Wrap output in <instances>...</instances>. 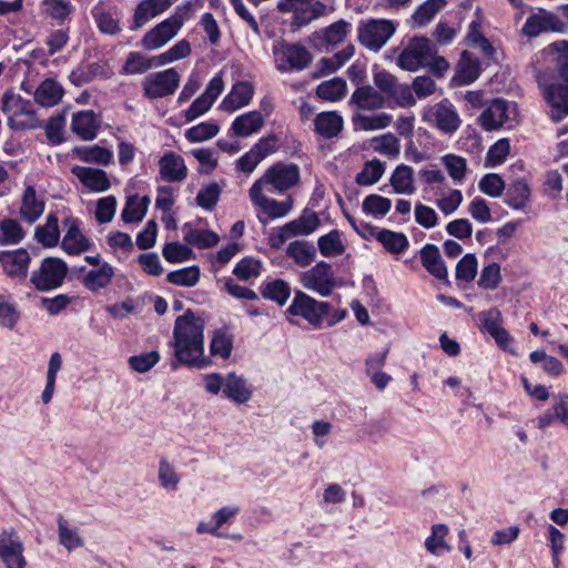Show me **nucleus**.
Wrapping results in <instances>:
<instances>
[{"label":"nucleus","mask_w":568,"mask_h":568,"mask_svg":"<svg viewBox=\"0 0 568 568\" xmlns=\"http://www.w3.org/2000/svg\"><path fill=\"white\" fill-rule=\"evenodd\" d=\"M204 320L191 310L175 320L172 345L180 364L197 369L212 365L211 357L204 354Z\"/></svg>","instance_id":"f257e3e1"},{"label":"nucleus","mask_w":568,"mask_h":568,"mask_svg":"<svg viewBox=\"0 0 568 568\" xmlns=\"http://www.w3.org/2000/svg\"><path fill=\"white\" fill-rule=\"evenodd\" d=\"M556 71L561 82L540 84L542 97L549 106L548 115L555 123L568 116V42L560 43Z\"/></svg>","instance_id":"f03ea898"},{"label":"nucleus","mask_w":568,"mask_h":568,"mask_svg":"<svg viewBox=\"0 0 568 568\" xmlns=\"http://www.w3.org/2000/svg\"><path fill=\"white\" fill-rule=\"evenodd\" d=\"M2 112L8 116V125L16 131L41 128L33 104L20 95L4 93L2 98Z\"/></svg>","instance_id":"7ed1b4c3"},{"label":"nucleus","mask_w":568,"mask_h":568,"mask_svg":"<svg viewBox=\"0 0 568 568\" xmlns=\"http://www.w3.org/2000/svg\"><path fill=\"white\" fill-rule=\"evenodd\" d=\"M67 263L58 257H45L40 266L30 274V283L39 292H49L60 287L68 274Z\"/></svg>","instance_id":"20e7f679"},{"label":"nucleus","mask_w":568,"mask_h":568,"mask_svg":"<svg viewBox=\"0 0 568 568\" xmlns=\"http://www.w3.org/2000/svg\"><path fill=\"white\" fill-rule=\"evenodd\" d=\"M396 24L387 19H369L358 26V42L367 50L378 52L396 32Z\"/></svg>","instance_id":"39448f33"},{"label":"nucleus","mask_w":568,"mask_h":568,"mask_svg":"<svg viewBox=\"0 0 568 568\" xmlns=\"http://www.w3.org/2000/svg\"><path fill=\"white\" fill-rule=\"evenodd\" d=\"M298 182L300 168L297 164L277 162L271 165L251 187L258 186V190L263 191L265 186H272L278 192H285Z\"/></svg>","instance_id":"423d86ee"},{"label":"nucleus","mask_w":568,"mask_h":568,"mask_svg":"<svg viewBox=\"0 0 568 568\" xmlns=\"http://www.w3.org/2000/svg\"><path fill=\"white\" fill-rule=\"evenodd\" d=\"M184 21L185 17L175 12L145 32L141 39V47L148 51L161 49L176 37Z\"/></svg>","instance_id":"0eeeda50"},{"label":"nucleus","mask_w":568,"mask_h":568,"mask_svg":"<svg viewBox=\"0 0 568 568\" xmlns=\"http://www.w3.org/2000/svg\"><path fill=\"white\" fill-rule=\"evenodd\" d=\"M518 111L516 103L503 99L493 100L478 118V123L486 131H494L508 124L509 128L517 122Z\"/></svg>","instance_id":"6e6552de"},{"label":"nucleus","mask_w":568,"mask_h":568,"mask_svg":"<svg viewBox=\"0 0 568 568\" xmlns=\"http://www.w3.org/2000/svg\"><path fill=\"white\" fill-rule=\"evenodd\" d=\"M437 49L427 38H414L398 55L397 63L399 68L407 71H416L419 68L428 65Z\"/></svg>","instance_id":"1a4fd4ad"},{"label":"nucleus","mask_w":568,"mask_h":568,"mask_svg":"<svg viewBox=\"0 0 568 568\" xmlns=\"http://www.w3.org/2000/svg\"><path fill=\"white\" fill-rule=\"evenodd\" d=\"M326 4L314 0H280L277 10L292 12V27L301 29L326 12Z\"/></svg>","instance_id":"9d476101"},{"label":"nucleus","mask_w":568,"mask_h":568,"mask_svg":"<svg viewBox=\"0 0 568 568\" xmlns=\"http://www.w3.org/2000/svg\"><path fill=\"white\" fill-rule=\"evenodd\" d=\"M300 282L304 288L313 291L322 297L329 296L336 287L332 265L325 261H321L312 268L302 272Z\"/></svg>","instance_id":"9b49d317"},{"label":"nucleus","mask_w":568,"mask_h":568,"mask_svg":"<svg viewBox=\"0 0 568 568\" xmlns=\"http://www.w3.org/2000/svg\"><path fill=\"white\" fill-rule=\"evenodd\" d=\"M329 310V303L316 301L306 293L297 291L287 312L293 316L303 317L315 327H320Z\"/></svg>","instance_id":"f8f14e48"},{"label":"nucleus","mask_w":568,"mask_h":568,"mask_svg":"<svg viewBox=\"0 0 568 568\" xmlns=\"http://www.w3.org/2000/svg\"><path fill=\"white\" fill-rule=\"evenodd\" d=\"M273 54L278 71L304 70L312 61L311 53L305 47L281 42L274 45Z\"/></svg>","instance_id":"ddd939ff"},{"label":"nucleus","mask_w":568,"mask_h":568,"mask_svg":"<svg viewBox=\"0 0 568 568\" xmlns=\"http://www.w3.org/2000/svg\"><path fill=\"white\" fill-rule=\"evenodd\" d=\"M423 119L425 122L446 134L456 132L462 124L458 112L448 99H443L438 103L427 108Z\"/></svg>","instance_id":"4468645a"},{"label":"nucleus","mask_w":568,"mask_h":568,"mask_svg":"<svg viewBox=\"0 0 568 568\" xmlns=\"http://www.w3.org/2000/svg\"><path fill=\"white\" fill-rule=\"evenodd\" d=\"M180 84V74L173 68L148 74L142 81L143 93L149 99L171 95Z\"/></svg>","instance_id":"2eb2a0df"},{"label":"nucleus","mask_w":568,"mask_h":568,"mask_svg":"<svg viewBox=\"0 0 568 568\" xmlns=\"http://www.w3.org/2000/svg\"><path fill=\"white\" fill-rule=\"evenodd\" d=\"M31 256L24 248L0 251V264L7 276L18 281H24L28 276Z\"/></svg>","instance_id":"dca6fc26"},{"label":"nucleus","mask_w":568,"mask_h":568,"mask_svg":"<svg viewBox=\"0 0 568 568\" xmlns=\"http://www.w3.org/2000/svg\"><path fill=\"white\" fill-rule=\"evenodd\" d=\"M252 203L261 207L270 219H281L286 216L293 207V200L288 196L285 201H276L263 194L258 186L251 187L248 191Z\"/></svg>","instance_id":"f3484780"},{"label":"nucleus","mask_w":568,"mask_h":568,"mask_svg":"<svg viewBox=\"0 0 568 568\" xmlns=\"http://www.w3.org/2000/svg\"><path fill=\"white\" fill-rule=\"evenodd\" d=\"M173 4V0H141L133 12L131 30H139L152 19L165 12Z\"/></svg>","instance_id":"a211bd4d"},{"label":"nucleus","mask_w":568,"mask_h":568,"mask_svg":"<svg viewBox=\"0 0 568 568\" xmlns=\"http://www.w3.org/2000/svg\"><path fill=\"white\" fill-rule=\"evenodd\" d=\"M0 557L7 568H24L23 545L13 532L0 537Z\"/></svg>","instance_id":"6ab92c4d"},{"label":"nucleus","mask_w":568,"mask_h":568,"mask_svg":"<svg viewBox=\"0 0 568 568\" xmlns=\"http://www.w3.org/2000/svg\"><path fill=\"white\" fill-rule=\"evenodd\" d=\"M160 176L171 183L183 182L187 176V168L183 158L174 152H168L159 160Z\"/></svg>","instance_id":"aec40b11"},{"label":"nucleus","mask_w":568,"mask_h":568,"mask_svg":"<svg viewBox=\"0 0 568 568\" xmlns=\"http://www.w3.org/2000/svg\"><path fill=\"white\" fill-rule=\"evenodd\" d=\"M349 103L359 110L375 111L386 105L385 97L369 84L358 87L351 95Z\"/></svg>","instance_id":"412c9836"},{"label":"nucleus","mask_w":568,"mask_h":568,"mask_svg":"<svg viewBox=\"0 0 568 568\" xmlns=\"http://www.w3.org/2000/svg\"><path fill=\"white\" fill-rule=\"evenodd\" d=\"M99 129L97 114L92 110L73 113L71 130L80 139L91 141L95 139Z\"/></svg>","instance_id":"4be33fe9"},{"label":"nucleus","mask_w":568,"mask_h":568,"mask_svg":"<svg viewBox=\"0 0 568 568\" xmlns=\"http://www.w3.org/2000/svg\"><path fill=\"white\" fill-rule=\"evenodd\" d=\"M68 230L62 239V250L71 255L80 254L90 248V241L81 233L75 220L67 219Z\"/></svg>","instance_id":"5701e85b"},{"label":"nucleus","mask_w":568,"mask_h":568,"mask_svg":"<svg viewBox=\"0 0 568 568\" xmlns=\"http://www.w3.org/2000/svg\"><path fill=\"white\" fill-rule=\"evenodd\" d=\"M44 201L37 196L36 189L32 185L26 187L19 210L20 216L29 224L36 223L43 214Z\"/></svg>","instance_id":"b1692460"},{"label":"nucleus","mask_w":568,"mask_h":568,"mask_svg":"<svg viewBox=\"0 0 568 568\" xmlns=\"http://www.w3.org/2000/svg\"><path fill=\"white\" fill-rule=\"evenodd\" d=\"M72 173L88 189L94 192H104L110 189L111 184L105 171L85 166H73Z\"/></svg>","instance_id":"393cba45"},{"label":"nucleus","mask_w":568,"mask_h":568,"mask_svg":"<svg viewBox=\"0 0 568 568\" xmlns=\"http://www.w3.org/2000/svg\"><path fill=\"white\" fill-rule=\"evenodd\" d=\"M422 265L438 280H447V267L435 244H426L419 252Z\"/></svg>","instance_id":"a878e982"},{"label":"nucleus","mask_w":568,"mask_h":568,"mask_svg":"<svg viewBox=\"0 0 568 568\" xmlns=\"http://www.w3.org/2000/svg\"><path fill=\"white\" fill-rule=\"evenodd\" d=\"M224 395L235 403L244 404L252 397V387L243 376L230 373L224 378Z\"/></svg>","instance_id":"bb28decb"},{"label":"nucleus","mask_w":568,"mask_h":568,"mask_svg":"<svg viewBox=\"0 0 568 568\" xmlns=\"http://www.w3.org/2000/svg\"><path fill=\"white\" fill-rule=\"evenodd\" d=\"M253 87L247 82H237L231 92L221 102V109L226 112H234L250 103L253 98Z\"/></svg>","instance_id":"cd10ccee"},{"label":"nucleus","mask_w":568,"mask_h":568,"mask_svg":"<svg viewBox=\"0 0 568 568\" xmlns=\"http://www.w3.org/2000/svg\"><path fill=\"white\" fill-rule=\"evenodd\" d=\"M64 94L63 87L54 79L43 80L34 91V100L42 106L50 108L57 105Z\"/></svg>","instance_id":"c85d7f7f"},{"label":"nucleus","mask_w":568,"mask_h":568,"mask_svg":"<svg viewBox=\"0 0 568 568\" xmlns=\"http://www.w3.org/2000/svg\"><path fill=\"white\" fill-rule=\"evenodd\" d=\"M286 256L297 266L305 268L316 258V247L313 243L304 240H295L286 247Z\"/></svg>","instance_id":"c756f323"},{"label":"nucleus","mask_w":568,"mask_h":568,"mask_svg":"<svg viewBox=\"0 0 568 568\" xmlns=\"http://www.w3.org/2000/svg\"><path fill=\"white\" fill-rule=\"evenodd\" d=\"M291 237L305 236L320 226V219L313 211L305 210L300 217L284 224Z\"/></svg>","instance_id":"7c9ffc66"},{"label":"nucleus","mask_w":568,"mask_h":568,"mask_svg":"<svg viewBox=\"0 0 568 568\" xmlns=\"http://www.w3.org/2000/svg\"><path fill=\"white\" fill-rule=\"evenodd\" d=\"M343 119L336 112H322L315 119L316 132L325 139H332L342 131Z\"/></svg>","instance_id":"2f4dec72"},{"label":"nucleus","mask_w":568,"mask_h":568,"mask_svg":"<svg viewBox=\"0 0 568 568\" xmlns=\"http://www.w3.org/2000/svg\"><path fill=\"white\" fill-rule=\"evenodd\" d=\"M34 239L44 247H53L58 244L60 230L55 214L50 213L47 216L45 224L36 227Z\"/></svg>","instance_id":"473e14b6"},{"label":"nucleus","mask_w":568,"mask_h":568,"mask_svg":"<svg viewBox=\"0 0 568 568\" xmlns=\"http://www.w3.org/2000/svg\"><path fill=\"white\" fill-rule=\"evenodd\" d=\"M264 125V118L258 111H251L237 116L232 130L237 136H248L257 132Z\"/></svg>","instance_id":"72a5a7b5"},{"label":"nucleus","mask_w":568,"mask_h":568,"mask_svg":"<svg viewBox=\"0 0 568 568\" xmlns=\"http://www.w3.org/2000/svg\"><path fill=\"white\" fill-rule=\"evenodd\" d=\"M384 248L392 254H400L408 246L407 236L404 233L387 229L376 230L374 235Z\"/></svg>","instance_id":"f704fd0d"},{"label":"nucleus","mask_w":568,"mask_h":568,"mask_svg":"<svg viewBox=\"0 0 568 568\" xmlns=\"http://www.w3.org/2000/svg\"><path fill=\"white\" fill-rule=\"evenodd\" d=\"M349 29L351 23L342 19L316 32V37L322 44L335 47L345 40Z\"/></svg>","instance_id":"c9c22d12"},{"label":"nucleus","mask_w":568,"mask_h":568,"mask_svg":"<svg viewBox=\"0 0 568 568\" xmlns=\"http://www.w3.org/2000/svg\"><path fill=\"white\" fill-rule=\"evenodd\" d=\"M530 197V189L526 182L518 180L507 190L505 202L514 210H525Z\"/></svg>","instance_id":"e433bc0d"},{"label":"nucleus","mask_w":568,"mask_h":568,"mask_svg":"<svg viewBox=\"0 0 568 568\" xmlns=\"http://www.w3.org/2000/svg\"><path fill=\"white\" fill-rule=\"evenodd\" d=\"M390 185L397 194H413L415 192L413 169L408 165H398L390 176Z\"/></svg>","instance_id":"4c0bfd02"},{"label":"nucleus","mask_w":568,"mask_h":568,"mask_svg":"<svg viewBox=\"0 0 568 568\" xmlns=\"http://www.w3.org/2000/svg\"><path fill=\"white\" fill-rule=\"evenodd\" d=\"M113 275V267L105 262L100 266V268L88 272L83 278V284L88 290L94 292L108 286Z\"/></svg>","instance_id":"58836bf2"},{"label":"nucleus","mask_w":568,"mask_h":568,"mask_svg":"<svg viewBox=\"0 0 568 568\" xmlns=\"http://www.w3.org/2000/svg\"><path fill=\"white\" fill-rule=\"evenodd\" d=\"M233 351V336L226 328H220L213 332L210 343V353L212 356H220L227 359Z\"/></svg>","instance_id":"ea45409f"},{"label":"nucleus","mask_w":568,"mask_h":568,"mask_svg":"<svg viewBox=\"0 0 568 568\" xmlns=\"http://www.w3.org/2000/svg\"><path fill=\"white\" fill-rule=\"evenodd\" d=\"M158 65V57L148 58L141 52H130L122 67V72L126 74H138Z\"/></svg>","instance_id":"a19ab883"},{"label":"nucleus","mask_w":568,"mask_h":568,"mask_svg":"<svg viewBox=\"0 0 568 568\" xmlns=\"http://www.w3.org/2000/svg\"><path fill=\"white\" fill-rule=\"evenodd\" d=\"M347 84L342 78H333L322 82L317 89L316 94L318 98L326 101H338L346 94Z\"/></svg>","instance_id":"79ce46f5"},{"label":"nucleus","mask_w":568,"mask_h":568,"mask_svg":"<svg viewBox=\"0 0 568 568\" xmlns=\"http://www.w3.org/2000/svg\"><path fill=\"white\" fill-rule=\"evenodd\" d=\"M149 203L150 199L148 196H143L142 199L138 196L130 197L122 211V220L125 223L142 221L146 214Z\"/></svg>","instance_id":"37998d69"},{"label":"nucleus","mask_w":568,"mask_h":568,"mask_svg":"<svg viewBox=\"0 0 568 568\" xmlns=\"http://www.w3.org/2000/svg\"><path fill=\"white\" fill-rule=\"evenodd\" d=\"M261 294L264 298L274 301L278 305H284L291 296V287L284 280L276 278L266 283Z\"/></svg>","instance_id":"c03bdc74"},{"label":"nucleus","mask_w":568,"mask_h":568,"mask_svg":"<svg viewBox=\"0 0 568 568\" xmlns=\"http://www.w3.org/2000/svg\"><path fill=\"white\" fill-rule=\"evenodd\" d=\"M393 116L387 113H379L375 115H364L355 113L353 122L364 131H375L387 128L392 123Z\"/></svg>","instance_id":"a18cd8bd"},{"label":"nucleus","mask_w":568,"mask_h":568,"mask_svg":"<svg viewBox=\"0 0 568 568\" xmlns=\"http://www.w3.org/2000/svg\"><path fill=\"white\" fill-rule=\"evenodd\" d=\"M184 241L197 248H209L219 243L220 236L211 230L190 229L184 235Z\"/></svg>","instance_id":"49530a36"},{"label":"nucleus","mask_w":568,"mask_h":568,"mask_svg":"<svg viewBox=\"0 0 568 568\" xmlns=\"http://www.w3.org/2000/svg\"><path fill=\"white\" fill-rule=\"evenodd\" d=\"M200 280V267L196 265H192L189 267H183L181 270H176L170 272L166 275V281L171 284L192 287L197 284Z\"/></svg>","instance_id":"de8ad7c7"},{"label":"nucleus","mask_w":568,"mask_h":568,"mask_svg":"<svg viewBox=\"0 0 568 568\" xmlns=\"http://www.w3.org/2000/svg\"><path fill=\"white\" fill-rule=\"evenodd\" d=\"M318 250L325 257L339 255L344 252L345 247L341 240V234L337 230L318 237Z\"/></svg>","instance_id":"09e8293b"},{"label":"nucleus","mask_w":568,"mask_h":568,"mask_svg":"<svg viewBox=\"0 0 568 568\" xmlns=\"http://www.w3.org/2000/svg\"><path fill=\"white\" fill-rule=\"evenodd\" d=\"M0 244H18L26 235L20 223L13 219L0 221Z\"/></svg>","instance_id":"8fccbe9b"},{"label":"nucleus","mask_w":568,"mask_h":568,"mask_svg":"<svg viewBox=\"0 0 568 568\" xmlns=\"http://www.w3.org/2000/svg\"><path fill=\"white\" fill-rule=\"evenodd\" d=\"M529 359L534 364H541L542 371L551 377H558L562 374L564 366L561 362L544 351H534L529 355Z\"/></svg>","instance_id":"3c124183"},{"label":"nucleus","mask_w":568,"mask_h":568,"mask_svg":"<svg viewBox=\"0 0 568 568\" xmlns=\"http://www.w3.org/2000/svg\"><path fill=\"white\" fill-rule=\"evenodd\" d=\"M75 152L83 162L103 165H108L113 156L111 151L99 145L79 148Z\"/></svg>","instance_id":"603ef678"},{"label":"nucleus","mask_w":568,"mask_h":568,"mask_svg":"<svg viewBox=\"0 0 568 568\" xmlns=\"http://www.w3.org/2000/svg\"><path fill=\"white\" fill-rule=\"evenodd\" d=\"M445 6H446V0H427L417 8L415 13L413 14V20L419 27L425 26Z\"/></svg>","instance_id":"864d4df0"},{"label":"nucleus","mask_w":568,"mask_h":568,"mask_svg":"<svg viewBox=\"0 0 568 568\" xmlns=\"http://www.w3.org/2000/svg\"><path fill=\"white\" fill-rule=\"evenodd\" d=\"M384 171L385 168L381 161L372 160L356 175V183L359 185H373L383 176Z\"/></svg>","instance_id":"5fc2aeb1"},{"label":"nucleus","mask_w":568,"mask_h":568,"mask_svg":"<svg viewBox=\"0 0 568 568\" xmlns=\"http://www.w3.org/2000/svg\"><path fill=\"white\" fill-rule=\"evenodd\" d=\"M447 534L448 528L446 525H434L432 527V535L425 540L426 549L433 555H438L440 549L449 550V546L445 541Z\"/></svg>","instance_id":"6e6d98bb"},{"label":"nucleus","mask_w":568,"mask_h":568,"mask_svg":"<svg viewBox=\"0 0 568 568\" xmlns=\"http://www.w3.org/2000/svg\"><path fill=\"white\" fill-rule=\"evenodd\" d=\"M164 258L170 263H183L194 257V252L179 242L168 243L162 251Z\"/></svg>","instance_id":"4d7b16f0"},{"label":"nucleus","mask_w":568,"mask_h":568,"mask_svg":"<svg viewBox=\"0 0 568 568\" xmlns=\"http://www.w3.org/2000/svg\"><path fill=\"white\" fill-rule=\"evenodd\" d=\"M220 131L217 124L212 122H202L197 125H194L185 131V138L192 142H203L214 138Z\"/></svg>","instance_id":"13d9d810"},{"label":"nucleus","mask_w":568,"mask_h":568,"mask_svg":"<svg viewBox=\"0 0 568 568\" xmlns=\"http://www.w3.org/2000/svg\"><path fill=\"white\" fill-rule=\"evenodd\" d=\"M19 317L20 313L14 303L10 301V297L0 295V326L13 329Z\"/></svg>","instance_id":"bf43d9fd"},{"label":"nucleus","mask_w":568,"mask_h":568,"mask_svg":"<svg viewBox=\"0 0 568 568\" xmlns=\"http://www.w3.org/2000/svg\"><path fill=\"white\" fill-rule=\"evenodd\" d=\"M58 531L60 544L69 551L83 546V539L78 535L75 530L68 528L67 523L62 516H59L58 518Z\"/></svg>","instance_id":"052dcab7"},{"label":"nucleus","mask_w":568,"mask_h":568,"mask_svg":"<svg viewBox=\"0 0 568 568\" xmlns=\"http://www.w3.org/2000/svg\"><path fill=\"white\" fill-rule=\"evenodd\" d=\"M261 273V262L252 257H244L236 263L233 274L241 281L257 277Z\"/></svg>","instance_id":"680f3d73"},{"label":"nucleus","mask_w":568,"mask_h":568,"mask_svg":"<svg viewBox=\"0 0 568 568\" xmlns=\"http://www.w3.org/2000/svg\"><path fill=\"white\" fill-rule=\"evenodd\" d=\"M220 195L221 187L216 183H210L199 191L196 203L202 209L211 211L219 202Z\"/></svg>","instance_id":"e2e57ef3"},{"label":"nucleus","mask_w":568,"mask_h":568,"mask_svg":"<svg viewBox=\"0 0 568 568\" xmlns=\"http://www.w3.org/2000/svg\"><path fill=\"white\" fill-rule=\"evenodd\" d=\"M390 207V200L377 194H371L363 201V211L372 215H386Z\"/></svg>","instance_id":"0e129e2a"},{"label":"nucleus","mask_w":568,"mask_h":568,"mask_svg":"<svg viewBox=\"0 0 568 568\" xmlns=\"http://www.w3.org/2000/svg\"><path fill=\"white\" fill-rule=\"evenodd\" d=\"M191 53V44L187 40H181L168 51L158 55V64L164 65L176 60L186 58Z\"/></svg>","instance_id":"69168bd1"},{"label":"nucleus","mask_w":568,"mask_h":568,"mask_svg":"<svg viewBox=\"0 0 568 568\" xmlns=\"http://www.w3.org/2000/svg\"><path fill=\"white\" fill-rule=\"evenodd\" d=\"M160 361V354L156 351L134 355L129 358L130 367L138 373H146Z\"/></svg>","instance_id":"338daca9"},{"label":"nucleus","mask_w":568,"mask_h":568,"mask_svg":"<svg viewBox=\"0 0 568 568\" xmlns=\"http://www.w3.org/2000/svg\"><path fill=\"white\" fill-rule=\"evenodd\" d=\"M477 274V260L474 254H466L456 265V278L470 282Z\"/></svg>","instance_id":"774afa93"}]
</instances>
